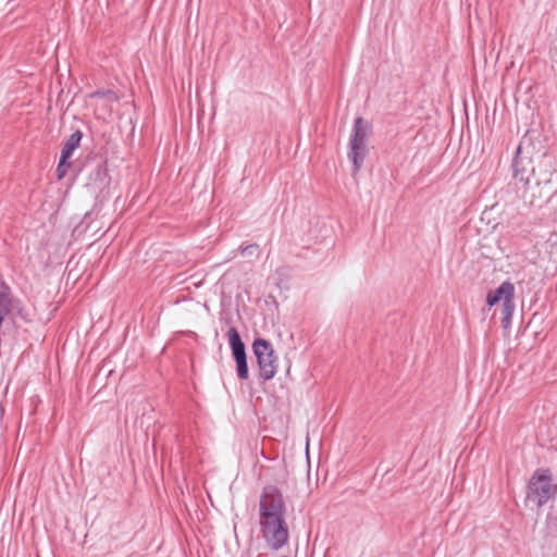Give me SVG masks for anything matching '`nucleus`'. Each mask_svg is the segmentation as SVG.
Segmentation results:
<instances>
[{
  "instance_id": "nucleus-14",
  "label": "nucleus",
  "mask_w": 557,
  "mask_h": 557,
  "mask_svg": "<svg viewBox=\"0 0 557 557\" xmlns=\"http://www.w3.org/2000/svg\"><path fill=\"white\" fill-rule=\"evenodd\" d=\"M257 245L255 244H251V245H247V246H244V247H240V253L242 255H248V253H252L256 249H257Z\"/></svg>"
},
{
  "instance_id": "nucleus-9",
  "label": "nucleus",
  "mask_w": 557,
  "mask_h": 557,
  "mask_svg": "<svg viewBox=\"0 0 557 557\" xmlns=\"http://www.w3.org/2000/svg\"><path fill=\"white\" fill-rule=\"evenodd\" d=\"M554 490H530L525 502L529 507L539 508L553 497Z\"/></svg>"
},
{
  "instance_id": "nucleus-7",
  "label": "nucleus",
  "mask_w": 557,
  "mask_h": 557,
  "mask_svg": "<svg viewBox=\"0 0 557 557\" xmlns=\"http://www.w3.org/2000/svg\"><path fill=\"white\" fill-rule=\"evenodd\" d=\"M286 475L287 470L283 461H276L271 467L261 466L260 476L269 480L265 487H275V484L284 483Z\"/></svg>"
},
{
  "instance_id": "nucleus-6",
  "label": "nucleus",
  "mask_w": 557,
  "mask_h": 557,
  "mask_svg": "<svg viewBox=\"0 0 557 557\" xmlns=\"http://www.w3.org/2000/svg\"><path fill=\"white\" fill-rule=\"evenodd\" d=\"M284 502L278 490H265L260 498V518L284 519Z\"/></svg>"
},
{
  "instance_id": "nucleus-4",
  "label": "nucleus",
  "mask_w": 557,
  "mask_h": 557,
  "mask_svg": "<svg viewBox=\"0 0 557 557\" xmlns=\"http://www.w3.org/2000/svg\"><path fill=\"white\" fill-rule=\"evenodd\" d=\"M262 536L271 549L277 550L288 541V527L285 519L274 516L260 518Z\"/></svg>"
},
{
  "instance_id": "nucleus-12",
  "label": "nucleus",
  "mask_w": 557,
  "mask_h": 557,
  "mask_svg": "<svg viewBox=\"0 0 557 557\" xmlns=\"http://www.w3.org/2000/svg\"><path fill=\"white\" fill-rule=\"evenodd\" d=\"M515 302H513V299H507V301H504L503 302V308H502V324L504 327H508L511 323V320H512V315H513V312H515Z\"/></svg>"
},
{
  "instance_id": "nucleus-8",
  "label": "nucleus",
  "mask_w": 557,
  "mask_h": 557,
  "mask_svg": "<svg viewBox=\"0 0 557 557\" xmlns=\"http://www.w3.org/2000/svg\"><path fill=\"white\" fill-rule=\"evenodd\" d=\"M515 298V285L509 282H503L496 289L490 290L486 295V304L488 307H494L500 300L507 301V299Z\"/></svg>"
},
{
  "instance_id": "nucleus-2",
  "label": "nucleus",
  "mask_w": 557,
  "mask_h": 557,
  "mask_svg": "<svg viewBox=\"0 0 557 557\" xmlns=\"http://www.w3.org/2000/svg\"><path fill=\"white\" fill-rule=\"evenodd\" d=\"M369 122L361 116L356 117L349 139L348 159L351 162L352 174L358 173L368 156Z\"/></svg>"
},
{
  "instance_id": "nucleus-1",
  "label": "nucleus",
  "mask_w": 557,
  "mask_h": 557,
  "mask_svg": "<svg viewBox=\"0 0 557 557\" xmlns=\"http://www.w3.org/2000/svg\"><path fill=\"white\" fill-rule=\"evenodd\" d=\"M512 180L509 186H513L517 196L525 203L533 206L534 196L528 197L530 180L534 173V166L529 158L521 157V146H518L511 161Z\"/></svg>"
},
{
  "instance_id": "nucleus-11",
  "label": "nucleus",
  "mask_w": 557,
  "mask_h": 557,
  "mask_svg": "<svg viewBox=\"0 0 557 557\" xmlns=\"http://www.w3.org/2000/svg\"><path fill=\"white\" fill-rule=\"evenodd\" d=\"M81 139L82 133L78 131L70 136L62 149L61 158H63V160L71 158L73 151L78 147Z\"/></svg>"
},
{
  "instance_id": "nucleus-10",
  "label": "nucleus",
  "mask_w": 557,
  "mask_h": 557,
  "mask_svg": "<svg viewBox=\"0 0 557 557\" xmlns=\"http://www.w3.org/2000/svg\"><path fill=\"white\" fill-rule=\"evenodd\" d=\"M527 487H557V485L552 484V474L548 469H539L529 480Z\"/></svg>"
},
{
  "instance_id": "nucleus-5",
  "label": "nucleus",
  "mask_w": 557,
  "mask_h": 557,
  "mask_svg": "<svg viewBox=\"0 0 557 557\" xmlns=\"http://www.w3.org/2000/svg\"><path fill=\"white\" fill-rule=\"evenodd\" d=\"M227 341L232 357L235 361V370L238 380L247 381L249 379V367L247 360L246 346L240 337L238 330L235 326L228 329Z\"/></svg>"
},
{
  "instance_id": "nucleus-3",
  "label": "nucleus",
  "mask_w": 557,
  "mask_h": 557,
  "mask_svg": "<svg viewBox=\"0 0 557 557\" xmlns=\"http://www.w3.org/2000/svg\"><path fill=\"white\" fill-rule=\"evenodd\" d=\"M252 351L257 359L259 377L263 382L272 380L277 372V357L272 344L264 338L258 337L252 343Z\"/></svg>"
},
{
  "instance_id": "nucleus-13",
  "label": "nucleus",
  "mask_w": 557,
  "mask_h": 557,
  "mask_svg": "<svg viewBox=\"0 0 557 557\" xmlns=\"http://www.w3.org/2000/svg\"><path fill=\"white\" fill-rule=\"evenodd\" d=\"M67 160H63V158H60V162H59V165L57 168V174H58V177L61 180L65 176L66 174V171L70 166V164L66 162Z\"/></svg>"
},
{
  "instance_id": "nucleus-15",
  "label": "nucleus",
  "mask_w": 557,
  "mask_h": 557,
  "mask_svg": "<svg viewBox=\"0 0 557 557\" xmlns=\"http://www.w3.org/2000/svg\"><path fill=\"white\" fill-rule=\"evenodd\" d=\"M96 176H97V178H99V181H106V176H107L106 171L98 168L96 170Z\"/></svg>"
}]
</instances>
